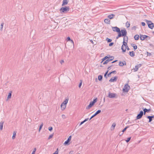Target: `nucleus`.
Listing matches in <instances>:
<instances>
[{
  "label": "nucleus",
  "instance_id": "1",
  "mask_svg": "<svg viewBox=\"0 0 154 154\" xmlns=\"http://www.w3.org/2000/svg\"><path fill=\"white\" fill-rule=\"evenodd\" d=\"M97 98L93 100V101H91L90 102L89 104L86 107V109H89L91 108L92 106H93L94 103L97 101Z\"/></svg>",
  "mask_w": 154,
  "mask_h": 154
},
{
  "label": "nucleus",
  "instance_id": "2",
  "mask_svg": "<svg viewBox=\"0 0 154 154\" xmlns=\"http://www.w3.org/2000/svg\"><path fill=\"white\" fill-rule=\"evenodd\" d=\"M146 20V23L148 25V27L152 29L154 27V24L153 23H152L151 21L149 20Z\"/></svg>",
  "mask_w": 154,
  "mask_h": 154
},
{
  "label": "nucleus",
  "instance_id": "3",
  "mask_svg": "<svg viewBox=\"0 0 154 154\" xmlns=\"http://www.w3.org/2000/svg\"><path fill=\"white\" fill-rule=\"evenodd\" d=\"M123 32L125 33V35L123 36H124V37L123 38V42H126L127 43L128 42V37L127 36H126L127 32L126 30L125 29H124Z\"/></svg>",
  "mask_w": 154,
  "mask_h": 154
},
{
  "label": "nucleus",
  "instance_id": "4",
  "mask_svg": "<svg viewBox=\"0 0 154 154\" xmlns=\"http://www.w3.org/2000/svg\"><path fill=\"white\" fill-rule=\"evenodd\" d=\"M69 8L68 6H66L65 7H62L60 9L61 12L64 13H67L69 11Z\"/></svg>",
  "mask_w": 154,
  "mask_h": 154
},
{
  "label": "nucleus",
  "instance_id": "5",
  "mask_svg": "<svg viewBox=\"0 0 154 154\" xmlns=\"http://www.w3.org/2000/svg\"><path fill=\"white\" fill-rule=\"evenodd\" d=\"M127 47V42H123V45L121 48V49L123 52H125L126 51Z\"/></svg>",
  "mask_w": 154,
  "mask_h": 154
},
{
  "label": "nucleus",
  "instance_id": "6",
  "mask_svg": "<svg viewBox=\"0 0 154 154\" xmlns=\"http://www.w3.org/2000/svg\"><path fill=\"white\" fill-rule=\"evenodd\" d=\"M130 89V87L128 84H126L124 86L123 91L124 92H128Z\"/></svg>",
  "mask_w": 154,
  "mask_h": 154
},
{
  "label": "nucleus",
  "instance_id": "7",
  "mask_svg": "<svg viewBox=\"0 0 154 154\" xmlns=\"http://www.w3.org/2000/svg\"><path fill=\"white\" fill-rule=\"evenodd\" d=\"M114 58V57L113 56H111L109 58H108L106 60L103 62V64L104 65L107 64L109 62L112 60Z\"/></svg>",
  "mask_w": 154,
  "mask_h": 154
},
{
  "label": "nucleus",
  "instance_id": "8",
  "mask_svg": "<svg viewBox=\"0 0 154 154\" xmlns=\"http://www.w3.org/2000/svg\"><path fill=\"white\" fill-rule=\"evenodd\" d=\"M123 30H124V29H122L121 30V32L118 33V35L116 37V38L117 39H118L120 37H122V36H123L124 35H125V33L123 32Z\"/></svg>",
  "mask_w": 154,
  "mask_h": 154
},
{
  "label": "nucleus",
  "instance_id": "9",
  "mask_svg": "<svg viewBox=\"0 0 154 154\" xmlns=\"http://www.w3.org/2000/svg\"><path fill=\"white\" fill-rule=\"evenodd\" d=\"M147 38H148L149 39L150 38V37L147 35H140V39L141 40L143 41Z\"/></svg>",
  "mask_w": 154,
  "mask_h": 154
},
{
  "label": "nucleus",
  "instance_id": "10",
  "mask_svg": "<svg viewBox=\"0 0 154 154\" xmlns=\"http://www.w3.org/2000/svg\"><path fill=\"white\" fill-rule=\"evenodd\" d=\"M143 114V112L142 111H141L140 112L139 114H138L136 117V119H141Z\"/></svg>",
  "mask_w": 154,
  "mask_h": 154
},
{
  "label": "nucleus",
  "instance_id": "11",
  "mask_svg": "<svg viewBox=\"0 0 154 154\" xmlns=\"http://www.w3.org/2000/svg\"><path fill=\"white\" fill-rule=\"evenodd\" d=\"M142 66V64H137L136 65L135 67L133 68V69L134 72H136L138 70L139 68L140 67Z\"/></svg>",
  "mask_w": 154,
  "mask_h": 154
},
{
  "label": "nucleus",
  "instance_id": "12",
  "mask_svg": "<svg viewBox=\"0 0 154 154\" xmlns=\"http://www.w3.org/2000/svg\"><path fill=\"white\" fill-rule=\"evenodd\" d=\"M112 29L113 31L117 32L118 33L121 32L119 28L116 26L112 27Z\"/></svg>",
  "mask_w": 154,
  "mask_h": 154
},
{
  "label": "nucleus",
  "instance_id": "13",
  "mask_svg": "<svg viewBox=\"0 0 154 154\" xmlns=\"http://www.w3.org/2000/svg\"><path fill=\"white\" fill-rule=\"evenodd\" d=\"M116 94L111 93L109 92V93L108 97L110 98H113L116 97Z\"/></svg>",
  "mask_w": 154,
  "mask_h": 154
},
{
  "label": "nucleus",
  "instance_id": "14",
  "mask_svg": "<svg viewBox=\"0 0 154 154\" xmlns=\"http://www.w3.org/2000/svg\"><path fill=\"white\" fill-rule=\"evenodd\" d=\"M118 79V77L117 76H115L114 77L112 78L109 80V82H115L117 81Z\"/></svg>",
  "mask_w": 154,
  "mask_h": 154
},
{
  "label": "nucleus",
  "instance_id": "15",
  "mask_svg": "<svg viewBox=\"0 0 154 154\" xmlns=\"http://www.w3.org/2000/svg\"><path fill=\"white\" fill-rule=\"evenodd\" d=\"M126 62L125 61H124L123 62L120 61L119 63V65L121 66H122L124 65H126Z\"/></svg>",
  "mask_w": 154,
  "mask_h": 154
},
{
  "label": "nucleus",
  "instance_id": "16",
  "mask_svg": "<svg viewBox=\"0 0 154 154\" xmlns=\"http://www.w3.org/2000/svg\"><path fill=\"white\" fill-rule=\"evenodd\" d=\"M142 109L144 112V115L145 114L146 112L148 113L151 111L150 109H147L146 108H144L143 107Z\"/></svg>",
  "mask_w": 154,
  "mask_h": 154
},
{
  "label": "nucleus",
  "instance_id": "17",
  "mask_svg": "<svg viewBox=\"0 0 154 154\" xmlns=\"http://www.w3.org/2000/svg\"><path fill=\"white\" fill-rule=\"evenodd\" d=\"M69 0H63L62 6L66 5L67 4Z\"/></svg>",
  "mask_w": 154,
  "mask_h": 154
},
{
  "label": "nucleus",
  "instance_id": "18",
  "mask_svg": "<svg viewBox=\"0 0 154 154\" xmlns=\"http://www.w3.org/2000/svg\"><path fill=\"white\" fill-rule=\"evenodd\" d=\"M66 107V105L62 103L61 105V108L63 110L65 109Z\"/></svg>",
  "mask_w": 154,
  "mask_h": 154
},
{
  "label": "nucleus",
  "instance_id": "19",
  "mask_svg": "<svg viewBox=\"0 0 154 154\" xmlns=\"http://www.w3.org/2000/svg\"><path fill=\"white\" fill-rule=\"evenodd\" d=\"M4 123V122L2 121L0 122V130L1 131L3 129Z\"/></svg>",
  "mask_w": 154,
  "mask_h": 154
},
{
  "label": "nucleus",
  "instance_id": "20",
  "mask_svg": "<svg viewBox=\"0 0 154 154\" xmlns=\"http://www.w3.org/2000/svg\"><path fill=\"white\" fill-rule=\"evenodd\" d=\"M129 54L130 55L131 57H134L135 55L133 51L131 52L130 51L129 52Z\"/></svg>",
  "mask_w": 154,
  "mask_h": 154
},
{
  "label": "nucleus",
  "instance_id": "21",
  "mask_svg": "<svg viewBox=\"0 0 154 154\" xmlns=\"http://www.w3.org/2000/svg\"><path fill=\"white\" fill-rule=\"evenodd\" d=\"M17 131H14L13 133V135L12 137V138L13 139H14L15 138V137L16 135Z\"/></svg>",
  "mask_w": 154,
  "mask_h": 154
},
{
  "label": "nucleus",
  "instance_id": "22",
  "mask_svg": "<svg viewBox=\"0 0 154 154\" xmlns=\"http://www.w3.org/2000/svg\"><path fill=\"white\" fill-rule=\"evenodd\" d=\"M139 36L138 35H136L134 36V38L136 40H137L139 39Z\"/></svg>",
  "mask_w": 154,
  "mask_h": 154
},
{
  "label": "nucleus",
  "instance_id": "23",
  "mask_svg": "<svg viewBox=\"0 0 154 154\" xmlns=\"http://www.w3.org/2000/svg\"><path fill=\"white\" fill-rule=\"evenodd\" d=\"M115 16V15L113 14L109 15L108 16V17L109 19H111L113 18V17Z\"/></svg>",
  "mask_w": 154,
  "mask_h": 154
},
{
  "label": "nucleus",
  "instance_id": "24",
  "mask_svg": "<svg viewBox=\"0 0 154 154\" xmlns=\"http://www.w3.org/2000/svg\"><path fill=\"white\" fill-rule=\"evenodd\" d=\"M109 57H108L107 56H105V57H104L102 59V61H101V63H102L104 61L106 60L108 58H109Z\"/></svg>",
  "mask_w": 154,
  "mask_h": 154
},
{
  "label": "nucleus",
  "instance_id": "25",
  "mask_svg": "<svg viewBox=\"0 0 154 154\" xmlns=\"http://www.w3.org/2000/svg\"><path fill=\"white\" fill-rule=\"evenodd\" d=\"M70 141L67 140L64 142L63 144L65 145H68L69 144V142Z\"/></svg>",
  "mask_w": 154,
  "mask_h": 154
},
{
  "label": "nucleus",
  "instance_id": "26",
  "mask_svg": "<svg viewBox=\"0 0 154 154\" xmlns=\"http://www.w3.org/2000/svg\"><path fill=\"white\" fill-rule=\"evenodd\" d=\"M101 112V110H98L94 114L95 115V116H96L97 115L100 113Z\"/></svg>",
  "mask_w": 154,
  "mask_h": 154
},
{
  "label": "nucleus",
  "instance_id": "27",
  "mask_svg": "<svg viewBox=\"0 0 154 154\" xmlns=\"http://www.w3.org/2000/svg\"><path fill=\"white\" fill-rule=\"evenodd\" d=\"M130 22L127 21L126 23V26L127 28H128L130 26Z\"/></svg>",
  "mask_w": 154,
  "mask_h": 154
},
{
  "label": "nucleus",
  "instance_id": "28",
  "mask_svg": "<svg viewBox=\"0 0 154 154\" xmlns=\"http://www.w3.org/2000/svg\"><path fill=\"white\" fill-rule=\"evenodd\" d=\"M147 118L149 119V122H151L152 120V119L151 117H150V116H148L146 117Z\"/></svg>",
  "mask_w": 154,
  "mask_h": 154
},
{
  "label": "nucleus",
  "instance_id": "29",
  "mask_svg": "<svg viewBox=\"0 0 154 154\" xmlns=\"http://www.w3.org/2000/svg\"><path fill=\"white\" fill-rule=\"evenodd\" d=\"M103 78V76L101 75H99L98 76V79L100 81H102Z\"/></svg>",
  "mask_w": 154,
  "mask_h": 154
},
{
  "label": "nucleus",
  "instance_id": "30",
  "mask_svg": "<svg viewBox=\"0 0 154 154\" xmlns=\"http://www.w3.org/2000/svg\"><path fill=\"white\" fill-rule=\"evenodd\" d=\"M68 100L67 99H65L64 101H63V103L65 105H66L67 103H68Z\"/></svg>",
  "mask_w": 154,
  "mask_h": 154
},
{
  "label": "nucleus",
  "instance_id": "31",
  "mask_svg": "<svg viewBox=\"0 0 154 154\" xmlns=\"http://www.w3.org/2000/svg\"><path fill=\"white\" fill-rule=\"evenodd\" d=\"M104 22L106 24H109L110 23V20H104Z\"/></svg>",
  "mask_w": 154,
  "mask_h": 154
},
{
  "label": "nucleus",
  "instance_id": "32",
  "mask_svg": "<svg viewBox=\"0 0 154 154\" xmlns=\"http://www.w3.org/2000/svg\"><path fill=\"white\" fill-rule=\"evenodd\" d=\"M129 127V126H126L122 131V132L123 133L124 132H125L126 130Z\"/></svg>",
  "mask_w": 154,
  "mask_h": 154
},
{
  "label": "nucleus",
  "instance_id": "33",
  "mask_svg": "<svg viewBox=\"0 0 154 154\" xmlns=\"http://www.w3.org/2000/svg\"><path fill=\"white\" fill-rule=\"evenodd\" d=\"M43 124V123H42L40 125L39 128V131L40 132V131L41 130V129Z\"/></svg>",
  "mask_w": 154,
  "mask_h": 154
},
{
  "label": "nucleus",
  "instance_id": "34",
  "mask_svg": "<svg viewBox=\"0 0 154 154\" xmlns=\"http://www.w3.org/2000/svg\"><path fill=\"white\" fill-rule=\"evenodd\" d=\"M106 40L108 42H111L112 41V40L111 39H109L108 38H107L106 39Z\"/></svg>",
  "mask_w": 154,
  "mask_h": 154
},
{
  "label": "nucleus",
  "instance_id": "35",
  "mask_svg": "<svg viewBox=\"0 0 154 154\" xmlns=\"http://www.w3.org/2000/svg\"><path fill=\"white\" fill-rule=\"evenodd\" d=\"M131 137H128V138H127V139L125 140L126 142L127 143L131 139Z\"/></svg>",
  "mask_w": 154,
  "mask_h": 154
},
{
  "label": "nucleus",
  "instance_id": "36",
  "mask_svg": "<svg viewBox=\"0 0 154 154\" xmlns=\"http://www.w3.org/2000/svg\"><path fill=\"white\" fill-rule=\"evenodd\" d=\"M10 99V91L8 92V94L7 96V99L6 100L7 101Z\"/></svg>",
  "mask_w": 154,
  "mask_h": 154
},
{
  "label": "nucleus",
  "instance_id": "37",
  "mask_svg": "<svg viewBox=\"0 0 154 154\" xmlns=\"http://www.w3.org/2000/svg\"><path fill=\"white\" fill-rule=\"evenodd\" d=\"M66 39L67 41H71L73 43V41L69 37H67Z\"/></svg>",
  "mask_w": 154,
  "mask_h": 154
},
{
  "label": "nucleus",
  "instance_id": "38",
  "mask_svg": "<svg viewBox=\"0 0 154 154\" xmlns=\"http://www.w3.org/2000/svg\"><path fill=\"white\" fill-rule=\"evenodd\" d=\"M4 23H2L1 25V27H0V29L1 30H2V28H3V25H4Z\"/></svg>",
  "mask_w": 154,
  "mask_h": 154
},
{
  "label": "nucleus",
  "instance_id": "39",
  "mask_svg": "<svg viewBox=\"0 0 154 154\" xmlns=\"http://www.w3.org/2000/svg\"><path fill=\"white\" fill-rule=\"evenodd\" d=\"M36 150V148H35L34 149V150L33 151L32 153V154H35V151Z\"/></svg>",
  "mask_w": 154,
  "mask_h": 154
},
{
  "label": "nucleus",
  "instance_id": "40",
  "mask_svg": "<svg viewBox=\"0 0 154 154\" xmlns=\"http://www.w3.org/2000/svg\"><path fill=\"white\" fill-rule=\"evenodd\" d=\"M82 80H81V81H80V82L79 85V88H81V87L82 86Z\"/></svg>",
  "mask_w": 154,
  "mask_h": 154
},
{
  "label": "nucleus",
  "instance_id": "41",
  "mask_svg": "<svg viewBox=\"0 0 154 154\" xmlns=\"http://www.w3.org/2000/svg\"><path fill=\"white\" fill-rule=\"evenodd\" d=\"M108 72V71H107V72H105V73L104 75V77L106 78H107V74Z\"/></svg>",
  "mask_w": 154,
  "mask_h": 154
},
{
  "label": "nucleus",
  "instance_id": "42",
  "mask_svg": "<svg viewBox=\"0 0 154 154\" xmlns=\"http://www.w3.org/2000/svg\"><path fill=\"white\" fill-rule=\"evenodd\" d=\"M134 51H135L137 48V46L135 45V46H133Z\"/></svg>",
  "mask_w": 154,
  "mask_h": 154
},
{
  "label": "nucleus",
  "instance_id": "43",
  "mask_svg": "<svg viewBox=\"0 0 154 154\" xmlns=\"http://www.w3.org/2000/svg\"><path fill=\"white\" fill-rule=\"evenodd\" d=\"M58 148H57V149L56 151L53 154H58Z\"/></svg>",
  "mask_w": 154,
  "mask_h": 154
},
{
  "label": "nucleus",
  "instance_id": "44",
  "mask_svg": "<svg viewBox=\"0 0 154 154\" xmlns=\"http://www.w3.org/2000/svg\"><path fill=\"white\" fill-rule=\"evenodd\" d=\"M116 124L115 123H114L112 124V127H113V128H114L116 126ZM113 129H114V128H113Z\"/></svg>",
  "mask_w": 154,
  "mask_h": 154
},
{
  "label": "nucleus",
  "instance_id": "45",
  "mask_svg": "<svg viewBox=\"0 0 154 154\" xmlns=\"http://www.w3.org/2000/svg\"><path fill=\"white\" fill-rule=\"evenodd\" d=\"M53 134H51V135H50L49 136V137H48V140H49V139H51V138L53 137Z\"/></svg>",
  "mask_w": 154,
  "mask_h": 154
},
{
  "label": "nucleus",
  "instance_id": "46",
  "mask_svg": "<svg viewBox=\"0 0 154 154\" xmlns=\"http://www.w3.org/2000/svg\"><path fill=\"white\" fill-rule=\"evenodd\" d=\"M48 130L49 131H51L53 130V128L52 127H50L48 128Z\"/></svg>",
  "mask_w": 154,
  "mask_h": 154
},
{
  "label": "nucleus",
  "instance_id": "47",
  "mask_svg": "<svg viewBox=\"0 0 154 154\" xmlns=\"http://www.w3.org/2000/svg\"><path fill=\"white\" fill-rule=\"evenodd\" d=\"M71 137H72L71 136H70L68 138L67 140L70 141L71 140Z\"/></svg>",
  "mask_w": 154,
  "mask_h": 154
},
{
  "label": "nucleus",
  "instance_id": "48",
  "mask_svg": "<svg viewBox=\"0 0 154 154\" xmlns=\"http://www.w3.org/2000/svg\"><path fill=\"white\" fill-rule=\"evenodd\" d=\"M112 66H113V65H112L111 66H109V67L108 68H107L108 70L107 71H108V70H110L111 69V67Z\"/></svg>",
  "mask_w": 154,
  "mask_h": 154
},
{
  "label": "nucleus",
  "instance_id": "49",
  "mask_svg": "<svg viewBox=\"0 0 154 154\" xmlns=\"http://www.w3.org/2000/svg\"><path fill=\"white\" fill-rule=\"evenodd\" d=\"M111 74H112V73L116 74V71L114 70V71H112L111 72Z\"/></svg>",
  "mask_w": 154,
  "mask_h": 154
},
{
  "label": "nucleus",
  "instance_id": "50",
  "mask_svg": "<svg viewBox=\"0 0 154 154\" xmlns=\"http://www.w3.org/2000/svg\"><path fill=\"white\" fill-rule=\"evenodd\" d=\"M113 44L114 43L113 42H111L109 44V46H112Z\"/></svg>",
  "mask_w": 154,
  "mask_h": 154
},
{
  "label": "nucleus",
  "instance_id": "51",
  "mask_svg": "<svg viewBox=\"0 0 154 154\" xmlns=\"http://www.w3.org/2000/svg\"><path fill=\"white\" fill-rule=\"evenodd\" d=\"M84 122H85L84 121H83L81 123L79 124V125L80 126L82 124H83Z\"/></svg>",
  "mask_w": 154,
  "mask_h": 154
},
{
  "label": "nucleus",
  "instance_id": "52",
  "mask_svg": "<svg viewBox=\"0 0 154 154\" xmlns=\"http://www.w3.org/2000/svg\"><path fill=\"white\" fill-rule=\"evenodd\" d=\"M95 116V115L94 114L93 115H92L91 116V118L89 119V120H90L92 118H93Z\"/></svg>",
  "mask_w": 154,
  "mask_h": 154
},
{
  "label": "nucleus",
  "instance_id": "53",
  "mask_svg": "<svg viewBox=\"0 0 154 154\" xmlns=\"http://www.w3.org/2000/svg\"><path fill=\"white\" fill-rule=\"evenodd\" d=\"M141 25L142 26H144L145 25V23L144 22H142L141 23Z\"/></svg>",
  "mask_w": 154,
  "mask_h": 154
},
{
  "label": "nucleus",
  "instance_id": "54",
  "mask_svg": "<svg viewBox=\"0 0 154 154\" xmlns=\"http://www.w3.org/2000/svg\"><path fill=\"white\" fill-rule=\"evenodd\" d=\"M89 119V118H87V119H85L84 121L85 122H86V121H87Z\"/></svg>",
  "mask_w": 154,
  "mask_h": 154
},
{
  "label": "nucleus",
  "instance_id": "55",
  "mask_svg": "<svg viewBox=\"0 0 154 154\" xmlns=\"http://www.w3.org/2000/svg\"><path fill=\"white\" fill-rule=\"evenodd\" d=\"M73 152V151H70L69 152V154H72Z\"/></svg>",
  "mask_w": 154,
  "mask_h": 154
},
{
  "label": "nucleus",
  "instance_id": "56",
  "mask_svg": "<svg viewBox=\"0 0 154 154\" xmlns=\"http://www.w3.org/2000/svg\"><path fill=\"white\" fill-rule=\"evenodd\" d=\"M111 74V72H109L108 74V77H109L110 76V75Z\"/></svg>",
  "mask_w": 154,
  "mask_h": 154
},
{
  "label": "nucleus",
  "instance_id": "57",
  "mask_svg": "<svg viewBox=\"0 0 154 154\" xmlns=\"http://www.w3.org/2000/svg\"><path fill=\"white\" fill-rule=\"evenodd\" d=\"M90 42L92 44H94V43L93 42V41L92 40H90Z\"/></svg>",
  "mask_w": 154,
  "mask_h": 154
},
{
  "label": "nucleus",
  "instance_id": "58",
  "mask_svg": "<svg viewBox=\"0 0 154 154\" xmlns=\"http://www.w3.org/2000/svg\"><path fill=\"white\" fill-rule=\"evenodd\" d=\"M64 62V61L63 60H61V61H60V63H61V64H62V63H63Z\"/></svg>",
  "mask_w": 154,
  "mask_h": 154
},
{
  "label": "nucleus",
  "instance_id": "59",
  "mask_svg": "<svg viewBox=\"0 0 154 154\" xmlns=\"http://www.w3.org/2000/svg\"><path fill=\"white\" fill-rule=\"evenodd\" d=\"M62 117L63 118H65V115H62Z\"/></svg>",
  "mask_w": 154,
  "mask_h": 154
},
{
  "label": "nucleus",
  "instance_id": "60",
  "mask_svg": "<svg viewBox=\"0 0 154 154\" xmlns=\"http://www.w3.org/2000/svg\"><path fill=\"white\" fill-rule=\"evenodd\" d=\"M135 28H136V27L135 26H134V27H133L132 28V29H135Z\"/></svg>",
  "mask_w": 154,
  "mask_h": 154
},
{
  "label": "nucleus",
  "instance_id": "61",
  "mask_svg": "<svg viewBox=\"0 0 154 154\" xmlns=\"http://www.w3.org/2000/svg\"><path fill=\"white\" fill-rule=\"evenodd\" d=\"M117 60H115V61H113L112 62V63H114L115 62H116L117 61Z\"/></svg>",
  "mask_w": 154,
  "mask_h": 154
},
{
  "label": "nucleus",
  "instance_id": "62",
  "mask_svg": "<svg viewBox=\"0 0 154 154\" xmlns=\"http://www.w3.org/2000/svg\"><path fill=\"white\" fill-rule=\"evenodd\" d=\"M147 54H148V55H148L150 56L151 55V54L150 53L147 52Z\"/></svg>",
  "mask_w": 154,
  "mask_h": 154
},
{
  "label": "nucleus",
  "instance_id": "63",
  "mask_svg": "<svg viewBox=\"0 0 154 154\" xmlns=\"http://www.w3.org/2000/svg\"><path fill=\"white\" fill-rule=\"evenodd\" d=\"M126 49H127V50H130V49L129 48V47H128V46H127V48Z\"/></svg>",
  "mask_w": 154,
  "mask_h": 154
},
{
  "label": "nucleus",
  "instance_id": "64",
  "mask_svg": "<svg viewBox=\"0 0 154 154\" xmlns=\"http://www.w3.org/2000/svg\"><path fill=\"white\" fill-rule=\"evenodd\" d=\"M150 117H151V118L152 119V118H154V115L152 116H150Z\"/></svg>",
  "mask_w": 154,
  "mask_h": 154
}]
</instances>
